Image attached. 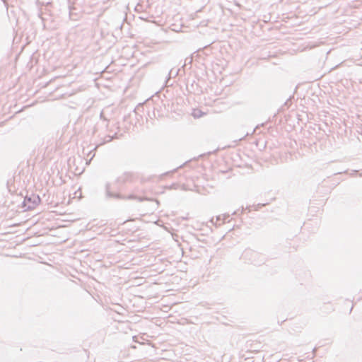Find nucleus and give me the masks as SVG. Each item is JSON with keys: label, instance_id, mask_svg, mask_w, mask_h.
I'll return each instance as SVG.
<instances>
[{"label": "nucleus", "instance_id": "obj_1", "mask_svg": "<svg viewBox=\"0 0 362 362\" xmlns=\"http://www.w3.org/2000/svg\"><path fill=\"white\" fill-rule=\"evenodd\" d=\"M40 203L41 199L40 196L35 194L25 197L23 201L24 206L29 210L35 209Z\"/></svg>", "mask_w": 362, "mask_h": 362}]
</instances>
